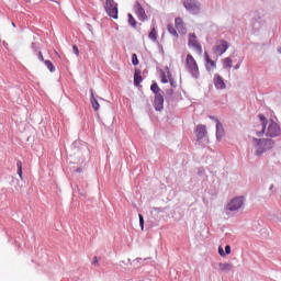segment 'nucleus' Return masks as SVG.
Here are the masks:
<instances>
[{
    "label": "nucleus",
    "mask_w": 281,
    "mask_h": 281,
    "mask_svg": "<svg viewBox=\"0 0 281 281\" xmlns=\"http://www.w3.org/2000/svg\"><path fill=\"white\" fill-rule=\"evenodd\" d=\"M254 155L262 157L267 150H271L276 146V140L272 138H252Z\"/></svg>",
    "instance_id": "obj_1"
},
{
    "label": "nucleus",
    "mask_w": 281,
    "mask_h": 281,
    "mask_svg": "<svg viewBox=\"0 0 281 281\" xmlns=\"http://www.w3.org/2000/svg\"><path fill=\"white\" fill-rule=\"evenodd\" d=\"M186 69L189 71L190 76L194 78V80H199V78H201V72H199V65L196 64L194 57L190 54L187 55Z\"/></svg>",
    "instance_id": "obj_2"
},
{
    "label": "nucleus",
    "mask_w": 281,
    "mask_h": 281,
    "mask_svg": "<svg viewBox=\"0 0 281 281\" xmlns=\"http://www.w3.org/2000/svg\"><path fill=\"white\" fill-rule=\"evenodd\" d=\"M182 5L193 16L201 14L203 10V4L199 0H183Z\"/></svg>",
    "instance_id": "obj_3"
},
{
    "label": "nucleus",
    "mask_w": 281,
    "mask_h": 281,
    "mask_svg": "<svg viewBox=\"0 0 281 281\" xmlns=\"http://www.w3.org/2000/svg\"><path fill=\"white\" fill-rule=\"evenodd\" d=\"M245 205V196H236L226 204V214L238 212Z\"/></svg>",
    "instance_id": "obj_4"
},
{
    "label": "nucleus",
    "mask_w": 281,
    "mask_h": 281,
    "mask_svg": "<svg viewBox=\"0 0 281 281\" xmlns=\"http://www.w3.org/2000/svg\"><path fill=\"white\" fill-rule=\"evenodd\" d=\"M281 135V128L280 125H278V123H276L274 121H271L267 127L266 131V137H280Z\"/></svg>",
    "instance_id": "obj_5"
},
{
    "label": "nucleus",
    "mask_w": 281,
    "mask_h": 281,
    "mask_svg": "<svg viewBox=\"0 0 281 281\" xmlns=\"http://www.w3.org/2000/svg\"><path fill=\"white\" fill-rule=\"evenodd\" d=\"M134 12L137 16V19L139 21H147L148 20V15L146 14V10L144 9V7H142V4L139 3V1H136L134 4Z\"/></svg>",
    "instance_id": "obj_6"
},
{
    "label": "nucleus",
    "mask_w": 281,
    "mask_h": 281,
    "mask_svg": "<svg viewBox=\"0 0 281 281\" xmlns=\"http://www.w3.org/2000/svg\"><path fill=\"white\" fill-rule=\"evenodd\" d=\"M204 60H205V69L207 74H212L216 69V61H214L212 58H210V55L204 53Z\"/></svg>",
    "instance_id": "obj_7"
},
{
    "label": "nucleus",
    "mask_w": 281,
    "mask_h": 281,
    "mask_svg": "<svg viewBox=\"0 0 281 281\" xmlns=\"http://www.w3.org/2000/svg\"><path fill=\"white\" fill-rule=\"evenodd\" d=\"M227 49H229V43L225 40H222L216 45L215 52L218 54V56H223Z\"/></svg>",
    "instance_id": "obj_8"
},
{
    "label": "nucleus",
    "mask_w": 281,
    "mask_h": 281,
    "mask_svg": "<svg viewBox=\"0 0 281 281\" xmlns=\"http://www.w3.org/2000/svg\"><path fill=\"white\" fill-rule=\"evenodd\" d=\"M205 135H207V130L205 128V125H198L195 128L196 142H201V139H204Z\"/></svg>",
    "instance_id": "obj_9"
},
{
    "label": "nucleus",
    "mask_w": 281,
    "mask_h": 281,
    "mask_svg": "<svg viewBox=\"0 0 281 281\" xmlns=\"http://www.w3.org/2000/svg\"><path fill=\"white\" fill-rule=\"evenodd\" d=\"M154 109L155 111H164V94H157L154 99Z\"/></svg>",
    "instance_id": "obj_10"
},
{
    "label": "nucleus",
    "mask_w": 281,
    "mask_h": 281,
    "mask_svg": "<svg viewBox=\"0 0 281 281\" xmlns=\"http://www.w3.org/2000/svg\"><path fill=\"white\" fill-rule=\"evenodd\" d=\"M189 46L194 47V49H196V52H200V53L203 52V48L196 41V34H194V33L190 34V36H189Z\"/></svg>",
    "instance_id": "obj_11"
},
{
    "label": "nucleus",
    "mask_w": 281,
    "mask_h": 281,
    "mask_svg": "<svg viewBox=\"0 0 281 281\" xmlns=\"http://www.w3.org/2000/svg\"><path fill=\"white\" fill-rule=\"evenodd\" d=\"M258 117L261 122V131L257 132V137H262L263 133H266L267 131V124H268V120L267 116H265V114H258Z\"/></svg>",
    "instance_id": "obj_12"
},
{
    "label": "nucleus",
    "mask_w": 281,
    "mask_h": 281,
    "mask_svg": "<svg viewBox=\"0 0 281 281\" xmlns=\"http://www.w3.org/2000/svg\"><path fill=\"white\" fill-rule=\"evenodd\" d=\"M213 82L216 89H226V85H225V80H223V77H221V75L215 74L214 78H213Z\"/></svg>",
    "instance_id": "obj_13"
},
{
    "label": "nucleus",
    "mask_w": 281,
    "mask_h": 281,
    "mask_svg": "<svg viewBox=\"0 0 281 281\" xmlns=\"http://www.w3.org/2000/svg\"><path fill=\"white\" fill-rule=\"evenodd\" d=\"M216 123V139L221 142L223 139V135H225V128H223V123L215 119Z\"/></svg>",
    "instance_id": "obj_14"
},
{
    "label": "nucleus",
    "mask_w": 281,
    "mask_h": 281,
    "mask_svg": "<svg viewBox=\"0 0 281 281\" xmlns=\"http://www.w3.org/2000/svg\"><path fill=\"white\" fill-rule=\"evenodd\" d=\"M144 79L142 78V70L136 69L135 74H134V85L135 87H139V85H142V81Z\"/></svg>",
    "instance_id": "obj_15"
},
{
    "label": "nucleus",
    "mask_w": 281,
    "mask_h": 281,
    "mask_svg": "<svg viewBox=\"0 0 281 281\" xmlns=\"http://www.w3.org/2000/svg\"><path fill=\"white\" fill-rule=\"evenodd\" d=\"M91 91L90 102L92 104V108L94 111H100V103L98 102V99H95V95L93 94V89Z\"/></svg>",
    "instance_id": "obj_16"
},
{
    "label": "nucleus",
    "mask_w": 281,
    "mask_h": 281,
    "mask_svg": "<svg viewBox=\"0 0 281 281\" xmlns=\"http://www.w3.org/2000/svg\"><path fill=\"white\" fill-rule=\"evenodd\" d=\"M109 16H111L112 19H117V5L115 7H110L108 9H105Z\"/></svg>",
    "instance_id": "obj_17"
},
{
    "label": "nucleus",
    "mask_w": 281,
    "mask_h": 281,
    "mask_svg": "<svg viewBox=\"0 0 281 281\" xmlns=\"http://www.w3.org/2000/svg\"><path fill=\"white\" fill-rule=\"evenodd\" d=\"M218 267L221 269V271H224V273H229V271H232L233 267H232V263H218Z\"/></svg>",
    "instance_id": "obj_18"
},
{
    "label": "nucleus",
    "mask_w": 281,
    "mask_h": 281,
    "mask_svg": "<svg viewBox=\"0 0 281 281\" xmlns=\"http://www.w3.org/2000/svg\"><path fill=\"white\" fill-rule=\"evenodd\" d=\"M150 91H153V93H155V95H162V91H161V88H159V85H157V82H154L151 86H150Z\"/></svg>",
    "instance_id": "obj_19"
},
{
    "label": "nucleus",
    "mask_w": 281,
    "mask_h": 281,
    "mask_svg": "<svg viewBox=\"0 0 281 281\" xmlns=\"http://www.w3.org/2000/svg\"><path fill=\"white\" fill-rule=\"evenodd\" d=\"M44 65L45 67H47L48 71H50V74H54V71H56V67L54 66V64L52 63V60H44Z\"/></svg>",
    "instance_id": "obj_20"
},
{
    "label": "nucleus",
    "mask_w": 281,
    "mask_h": 281,
    "mask_svg": "<svg viewBox=\"0 0 281 281\" xmlns=\"http://www.w3.org/2000/svg\"><path fill=\"white\" fill-rule=\"evenodd\" d=\"M127 16H128V25H131V27L135 30V27H137V20H135V18L131 13H128Z\"/></svg>",
    "instance_id": "obj_21"
},
{
    "label": "nucleus",
    "mask_w": 281,
    "mask_h": 281,
    "mask_svg": "<svg viewBox=\"0 0 281 281\" xmlns=\"http://www.w3.org/2000/svg\"><path fill=\"white\" fill-rule=\"evenodd\" d=\"M16 168L20 179H23V162L21 160L16 161Z\"/></svg>",
    "instance_id": "obj_22"
},
{
    "label": "nucleus",
    "mask_w": 281,
    "mask_h": 281,
    "mask_svg": "<svg viewBox=\"0 0 281 281\" xmlns=\"http://www.w3.org/2000/svg\"><path fill=\"white\" fill-rule=\"evenodd\" d=\"M223 69H232V58L226 57L223 61Z\"/></svg>",
    "instance_id": "obj_23"
},
{
    "label": "nucleus",
    "mask_w": 281,
    "mask_h": 281,
    "mask_svg": "<svg viewBox=\"0 0 281 281\" xmlns=\"http://www.w3.org/2000/svg\"><path fill=\"white\" fill-rule=\"evenodd\" d=\"M175 23H176L177 30H186L183 27V20L181 18H176Z\"/></svg>",
    "instance_id": "obj_24"
},
{
    "label": "nucleus",
    "mask_w": 281,
    "mask_h": 281,
    "mask_svg": "<svg viewBox=\"0 0 281 281\" xmlns=\"http://www.w3.org/2000/svg\"><path fill=\"white\" fill-rule=\"evenodd\" d=\"M167 30H168L169 34H171L172 36H179V33H177V30L175 29V26L172 24H169L167 26Z\"/></svg>",
    "instance_id": "obj_25"
},
{
    "label": "nucleus",
    "mask_w": 281,
    "mask_h": 281,
    "mask_svg": "<svg viewBox=\"0 0 281 281\" xmlns=\"http://www.w3.org/2000/svg\"><path fill=\"white\" fill-rule=\"evenodd\" d=\"M148 37L150 38V41H157V30H155V27L151 29Z\"/></svg>",
    "instance_id": "obj_26"
},
{
    "label": "nucleus",
    "mask_w": 281,
    "mask_h": 281,
    "mask_svg": "<svg viewBox=\"0 0 281 281\" xmlns=\"http://www.w3.org/2000/svg\"><path fill=\"white\" fill-rule=\"evenodd\" d=\"M167 76H168V78H169V82H170L171 87H172L173 89H177V82L172 79V74L169 72V70L167 71Z\"/></svg>",
    "instance_id": "obj_27"
},
{
    "label": "nucleus",
    "mask_w": 281,
    "mask_h": 281,
    "mask_svg": "<svg viewBox=\"0 0 281 281\" xmlns=\"http://www.w3.org/2000/svg\"><path fill=\"white\" fill-rule=\"evenodd\" d=\"M115 5H117L115 0H105V10L109 8H114Z\"/></svg>",
    "instance_id": "obj_28"
},
{
    "label": "nucleus",
    "mask_w": 281,
    "mask_h": 281,
    "mask_svg": "<svg viewBox=\"0 0 281 281\" xmlns=\"http://www.w3.org/2000/svg\"><path fill=\"white\" fill-rule=\"evenodd\" d=\"M132 64L134 65V67H137V65H139V59H137V54H133L132 55Z\"/></svg>",
    "instance_id": "obj_29"
},
{
    "label": "nucleus",
    "mask_w": 281,
    "mask_h": 281,
    "mask_svg": "<svg viewBox=\"0 0 281 281\" xmlns=\"http://www.w3.org/2000/svg\"><path fill=\"white\" fill-rule=\"evenodd\" d=\"M170 79L166 76V72H162L161 74V82H162V85H168V81H169Z\"/></svg>",
    "instance_id": "obj_30"
},
{
    "label": "nucleus",
    "mask_w": 281,
    "mask_h": 281,
    "mask_svg": "<svg viewBox=\"0 0 281 281\" xmlns=\"http://www.w3.org/2000/svg\"><path fill=\"white\" fill-rule=\"evenodd\" d=\"M138 218H139V227L142 232H144V215L138 214Z\"/></svg>",
    "instance_id": "obj_31"
},
{
    "label": "nucleus",
    "mask_w": 281,
    "mask_h": 281,
    "mask_svg": "<svg viewBox=\"0 0 281 281\" xmlns=\"http://www.w3.org/2000/svg\"><path fill=\"white\" fill-rule=\"evenodd\" d=\"M92 267H100V260L97 257H93Z\"/></svg>",
    "instance_id": "obj_32"
},
{
    "label": "nucleus",
    "mask_w": 281,
    "mask_h": 281,
    "mask_svg": "<svg viewBox=\"0 0 281 281\" xmlns=\"http://www.w3.org/2000/svg\"><path fill=\"white\" fill-rule=\"evenodd\" d=\"M225 256H229V254H232V247L229 245L225 246Z\"/></svg>",
    "instance_id": "obj_33"
},
{
    "label": "nucleus",
    "mask_w": 281,
    "mask_h": 281,
    "mask_svg": "<svg viewBox=\"0 0 281 281\" xmlns=\"http://www.w3.org/2000/svg\"><path fill=\"white\" fill-rule=\"evenodd\" d=\"M72 53H74L76 56H79L80 50L78 49V46H77V45H74V46H72Z\"/></svg>",
    "instance_id": "obj_34"
},
{
    "label": "nucleus",
    "mask_w": 281,
    "mask_h": 281,
    "mask_svg": "<svg viewBox=\"0 0 281 281\" xmlns=\"http://www.w3.org/2000/svg\"><path fill=\"white\" fill-rule=\"evenodd\" d=\"M37 58H38V60H41V63H45V58L43 57L42 52H38Z\"/></svg>",
    "instance_id": "obj_35"
},
{
    "label": "nucleus",
    "mask_w": 281,
    "mask_h": 281,
    "mask_svg": "<svg viewBox=\"0 0 281 281\" xmlns=\"http://www.w3.org/2000/svg\"><path fill=\"white\" fill-rule=\"evenodd\" d=\"M166 93H167L170 98H172V95H175V90L168 89V90H166Z\"/></svg>",
    "instance_id": "obj_36"
},
{
    "label": "nucleus",
    "mask_w": 281,
    "mask_h": 281,
    "mask_svg": "<svg viewBox=\"0 0 281 281\" xmlns=\"http://www.w3.org/2000/svg\"><path fill=\"white\" fill-rule=\"evenodd\" d=\"M198 175H199V177H203V176L205 175V169L200 168V169L198 170Z\"/></svg>",
    "instance_id": "obj_37"
},
{
    "label": "nucleus",
    "mask_w": 281,
    "mask_h": 281,
    "mask_svg": "<svg viewBox=\"0 0 281 281\" xmlns=\"http://www.w3.org/2000/svg\"><path fill=\"white\" fill-rule=\"evenodd\" d=\"M218 254H220V256H225V250H223V247H218Z\"/></svg>",
    "instance_id": "obj_38"
},
{
    "label": "nucleus",
    "mask_w": 281,
    "mask_h": 281,
    "mask_svg": "<svg viewBox=\"0 0 281 281\" xmlns=\"http://www.w3.org/2000/svg\"><path fill=\"white\" fill-rule=\"evenodd\" d=\"M234 69L237 70V69H240V63H238L237 65L234 66Z\"/></svg>",
    "instance_id": "obj_39"
},
{
    "label": "nucleus",
    "mask_w": 281,
    "mask_h": 281,
    "mask_svg": "<svg viewBox=\"0 0 281 281\" xmlns=\"http://www.w3.org/2000/svg\"><path fill=\"white\" fill-rule=\"evenodd\" d=\"M210 117V120H213L214 122H216V120H218L217 117H215V116H209Z\"/></svg>",
    "instance_id": "obj_40"
},
{
    "label": "nucleus",
    "mask_w": 281,
    "mask_h": 281,
    "mask_svg": "<svg viewBox=\"0 0 281 281\" xmlns=\"http://www.w3.org/2000/svg\"><path fill=\"white\" fill-rule=\"evenodd\" d=\"M89 32H91V24H87Z\"/></svg>",
    "instance_id": "obj_41"
},
{
    "label": "nucleus",
    "mask_w": 281,
    "mask_h": 281,
    "mask_svg": "<svg viewBox=\"0 0 281 281\" xmlns=\"http://www.w3.org/2000/svg\"><path fill=\"white\" fill-rule=\"evenodd\" d=\"M35 45H36L35 43H32V48H33V49L35 48Z\"/></svg>",
    "instance_id": "obj_42"
},
{
    "label": "nucleus",
    "mask_w": 281,
    "mask_h": 281,
    "mask_svg": "<svg viewBox=\"0 0 281 281\" xmlns=\"http://www.w3.org/2000/svg\"><path fill=\"white\" fill-rule=\"evenodd\" d=\"M142 260V258H136V261L139 262Z\"/></svg>",
    "instance_id": "obj_43"
},
{
    "label": "nucleus",
    "mask_w": 281,
    "mask_h": 281,
    "mask_svg": "<svg viewBox=\"0 0 281 281\" xmlns=\"http://www.w3.org/2000/svg\"><path fill=\"white\" fill-rule=\"evenodd\" d=\"M12 25H13V27H16V25L14 24V22H12Z\"/></svg>",
    "instance_id": "obj_44"
},
{
    "label": "nucleus",
    "mask_w": 281,
    "mask_h": 281,
    "mask_svg": "<svg viewBox=\"0 0 281 281\" xmlns=\"http://www.w3.org/2000/svg\"><path fill=\"white\" fill-rule=\"evenodd\" d=\"M273 188V184L270 186V190Z\"/></svg>",
    "instance_id": "obj_45"
}]
</instances>
